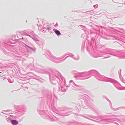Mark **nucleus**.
I'll return each mask as SVG.
<instances>
[{
    "label": "nucleus",
    "mask_w": 125,
    "mask_h": 125,
    "mask_svg": "<svg viewBox=\"0 0 125 125\" xmlns=\"http://www.w3.org/2000/svg\"><path fill=\"white\" fill-rule=\"evenodd\" d=\"M26 45L28 47H29V48H30V47L29 46H27V45Z\"/></svg>",
    "instance_id": "obj_3"
},
{
    "label": "nucleus",
    "mask_w": 125,
    "mask_h": 125,
    "mask_svg": "<svg viewBox=\"0 0 125 125\" xmlns=\"http://www.w3.org/2000/svg\"><path fill=\"white\" fill-rule=\"evenodd\" d=\"M0 73H1V72H0Z\"/></svg>",
    "instance_id": "obj_4"
},
{
    "label": "nucleus",
    "mask_w": 125,
    "mask_h": 125,
    "mask_svg": "<svg viewBox=\"0 0 125 125\" xmlns=\"http://www.w3.org/2000/svg\"><path fill=\"white\" fill-rule=\"evenodd\" d=\"M12 124L13 125H16L18 124V122L15 120H12L11 121Z\"/></svg>",
    "instance_id": "obj_1"
},
{
    "label": "nucleus",
    "mask_w": 125,
    "mask_h": 125,
    "mask_svg": "<svg viewBox=\"0 0 125 125\" xmlns=\"http://www.w3.org/2000/svg\"><path fill=\"white\" fill-rule=\"evenodd\" d=\"M55 32L57 35H59L61 34V33L60 31L57 30L55 31Z\"/></svg>",
    "instance_id": "obj_2"
}]
</instances>
